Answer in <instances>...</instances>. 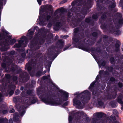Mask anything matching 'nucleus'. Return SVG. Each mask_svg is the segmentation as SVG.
<instances>
[{
	"label": "nucleus",
	"instance_id": "1",
	"mask_svg": "<svg viewBox=\"0 0 123 123\" xmlns=\"http://www.w3.org/2000/svg\"><path fill=\"white\" fill-rule=\"evenodd\" d=\"M3 34H0V40L4 39L3 40L5 42L2 44L3 46L0 47V49L1 50L4 51L7 50V49L5 48L6 46L9 44H13L16 42V40L14 39H11V36L8 35L9 33L5 30H3Z\"/></svg>",
	"mask_w": 123,
	"mask_h": 123
},
{
	"label": "nucleus",
	"instance_id": "2",
	"mask_svg": "<svg viewBox=\"0 0 123 123\" xmlns=\"http://www.w3.org/2000/svg\"><path fill=\"white\" fill-rule=\"evenodd\" d=\"M41 98L45 103L53 105H57L61 103L55 101L49 97L48 94L43 95Z\"/></svg>",
	"mask_w": 123,
	"mask_h": 123
},
{
	"label": "nucleus",
	"instance_id": "3",
	"mask_svg": "<svg viewBox=\"0 0 123 123\" xmlns=\"http://www.w3.org/2000/svg\"><path fill=\"white\" fill-rule=\"evenodd\" d=\"M13 101H16V105L15 106L16 108L18 110L19 113V114L21 116H22L24 114L25 112V111L24 109L26 108V107L25 106L24 107L21 106V105H19V103L20 102H19L18 101L21 102V100L20 99L19 100L18 99L16 98H13Z\"/></svg>",
	"mask_w": 123,
	"mask_h": 123
},
{
	"label": "nucleus",
	"instance_id": "4",
	"mask_svg": "<svg viewBox=\"0 0 123 123\" xmlns=\"http://www.w3.org/2000/svg\"><path fill=\"white\" fill-rule=\"evenodd\" d=\"M92 6V3L90 0L85 3L83 6L82 13L84 15L86 14L89 11V9Z\"/></svg>",
	"mask_w": 123,
	"mask_h": 123
},
{
	"label": "nucleus",
	"instance_id": "5",
	"mask_svg": "<svg viewBox=\"0 0 123 123\" xmlns=\"http://www.w3.org/2000/svg\"><path fill=\"white\" fill-rule=\"evenodd\" d=\"M73 101L74 104L76 105V107L80 109L83 108L84 103L83 102V104L79 100V98L77 97L74 98Z\"/></svg>",
	"mask_w": 123,
	"mask_h": 123
},
{
	"label": "nucleus",
	"instance_id": "6",
	"mask_svg": "<svg viewBox=\"0 0 123 123\" xmlns=\"http://www.w3.org/2000/svg\"><path fill=\"white\" fill-rule=\"evenodd\" d=\"M90 93L87 90H86L82 93H80L79 96L82 95V97L81 98H82L84 97H85V98H84V99H85L86 98H87L88 100H89L90 98Z\"/></svg>",
	"mask_w": 123,
	"mask_h": 123
},
{
	"label": "nucleus",
	"instance_id": "7",
	"mask_svg": "<svg viewBox=\"0 0 123 123\" xmlns=\"http://www.w3.org/2000/svg\"><path fill=\"white\" fill-rule=\"evenodd\" d=\"M116 16L118 22V25L117 27L119 28L120 27L121 25L123 24V18H122V15L120 13H117Z\"/></svg>",
	"mask_w": 123,
	"mask_h": 123
},
{
	"label": "nucleus",
	"instance_id": "8",
	"mask_svg": "<svg viewBox=\"0 0 123 123\" xmlns=\"http://www.w3.org/2000/svg\"><path fill=\"white\" fill-rule=\"evenodd\" d=\"M24 101L25 102H22V103L25 105H29L34 103L31 101V99H29V98H25Z\"/></svg>",
	"mask_w": 123,
	"mask_h": 123
},
{
	"label": "nucleus",
	"instance_id": "9",
	"mask_svg": "<svg viewBox=\"0 0 123 123\" xmlns=\"http://www.w3.org/2000/svg\"><path fill=\"white\" fill-rule=\"evenodd\" d=\"M9 88H10V89L9 90H8V91L7 92L10 95H12L14 93V91L13 90H12V89H15V85H12L10 86H9Z\"/></svg>",
	"mask_w": 123,
	"mask_h": 123
},
{
	"label": "nucleus",
	"instance_id": "10",
	"mask_svg": "<svg viewBox=\"0 0 123 123\" xmlns=\"http://www.w3.org/2000/svg\"><path fill=\"white\" fill-rule=\"evenodd\" d=\"M50 16L49 15H47L46 17V19L44 18L42 21H41V23L43 25H45L47 24L48 20L50 19Z\"/></svg>",
	"mask_w": 123,
	"mask_h": 123
},
{
	"label": "nucleus",
	"instance_id": "11",
	"mask_svg": "<svg viewBox=\"0 0 123 123\" xmlns=\"http://www.w3.org/2000/svg\"><path fill=\"white\" fill-rule=\"evenodd\" d=\"M24 42L23 40H20L18 41V43L15 44L14 46L15 47L19 48L22 46V44Z\"/></svg>",
	"mask_w": 123,
	"mask_h": 123
},
{
	"label": "nucleus",
	"instance_id": "12",
	"mask_svg": "<svg viewBox=\"0 0 123 123\" xmlns=\"http://www.w3.org/2000/svg\"><path fill=\"white\" fill-rule=\"evenodd\" d=\"M19 117L18 113H15L14 115V119L15 121H19Z\"/></svg>",
	"mask_w": 123,
	"mask_h": 123
},
{
	"label": "nucleus",
	"instance_id": "13",
	"mask_svg": "<svg viewBox=\"0 0 123 123\" xmlns=\"http://www.w3.org/2000/svg\"><path fill=\"white\" fill-rule=\"evenodd\" d=\"M60 92L61 93H62L64 95H65V96L66 97V99H64V100L65 101L67 100L68 99L67 98L68 97V93L64 91H63L62 90H60Z\"/></svg>",
	"mask_w": 123,
	"mask_h": 123
},
{
	"label": "nucleus",
	"instance_id": "14",
	"mask_svg": "<svg viewBox=\"0 0 123 123\" xmlns=\"http://www.w3.org/2000/svg\"><path fill=\"white\" fill-rule=\"evenodd\" d=\"M113 33L116 34L117 35H119L120 33V31H119L118 29H117L116 30L113 29V31L112 32Z\"/></svg>",
	"mask_w": 123,
	"mask_h": 123
},
{
	"label": "nucleus",
	"instance_id": "15",
	"mask_svg": "<svg viewBox=\"0 0 123 123\" xmlns=\"http://www.w3.org/2000/svg\"><path fill=\"white\" fill-rule=\"evenodd\" d=\"M79 48L86 51H88L89 50V49L88 48H86L82 46H79Z\"/></svg>",
	"mask_w": 123,
	"mask_h": 123
},
{
	"label": "nucleus",
	"instance_id": "16",
	"mask_svg": "<svg viewBox=\"0 0 123 123\" xmlns=\"http://www.w3.org/2000/svg\"><path fill=\"white\" fill-rule=\"evenodd\" d=\"M26 68H27L28 71H30L31 69V67L30 66V65L29 64H26Z\"/></svg>",
	"mask_w": 123,
	"mask_h": 123
},
{
	"label": "nucleus",
	"instance_id": "17",
	"mask_svg": "<svg viewBox=\"0 0 123 123\" xmlns=\"http://www.w3.org/2000/svg\"><path fill=\"white\" fill-rule=\"evenodd\" d=\"M98 103L99 105H102L103 104V103L102 101H101L99 99H98Z\"/></svg>",
	"mask_w": 123,
	"mask_h": 123
},
{
	"label": "nucleus",
	"instance_id": "18",
	"mask_svg": "<svg viewBox=\"0 0 123 123\" xmlns=\"http://www.w3.org/2000/svg\"><path fill=\"white\" fill-rule=\"evenodd\" d=\"M42 74V73H41V72L40 71H38L36 75L37 77H39Z\"/></svg>",
	"mask_w": 123,
	"mask_h": 123
},
{
	"label": "nucleus",
	"instance_id": "19",
	"mask_svg": "<svg viewBox=\"0 0 123 123\" xmlns=\"http://www.w3.org/2000/svg\"><path fill=\"white\" fill-rule=\"evenodd\" d=\"M77 113L79 115V116H82L84 114V113L83 111H78L77 112Z\"/></svg>",
	"mask_w": 123,
	"mask_h": 123
},
{
	"label": "nucleus",
	"instance_id": "20",
	"mask_svg": "<svg viewBox=\"0 0 123 123\" xmlns=\"http://www.w3.org/2000/svg\"><path fill=\"white\" fill-rule=\"evenodd\" d=\"M68 37V36L67 35H62L60 37L62 38L65 39L66 38Z\"/></svg>",
	"mask_w": 123,
	"mask_h": 123
},
{
	"label": "nucleus",
	"instance_id": "21",
	"mask_svg": "<svg viewBox=\"0 0 123 123\" xmlns=\"http://www.w3.org/2000/svg\"><path fill=\"white\" fill-rule=\"evenodd\" d=\"M23 74L25 75V76L24 77H23L22 76H21V78H23V80H24L25 79V77H26L27 76V73L26 72H25Z\"/></svg>",
	"mask_w": 123,
	"mask_h": 123
},
{
	"label": "nucleus",
	"instance_id": "22",
	"mask_svg": "<svg viewBox=\"0 0 123 123\" xmlns=\"http://www.w3.org/2000/svg\"><path fill=\"white\" fill-rule=\"evenodd\" d=\"M54 25L57 27H58L60 25V23L59 22H54Z\"/></svg>",
	"mask_w": 123,
	"mask_h": 123
},
{
	"label": "nucleus",
	"instance_id": "23",
	"mask_svg": "<svg viewBox=\"0 0 123 123\" xmlns=\"http://www.w3.org/2000/svg\"><path fill=\"white\" fill-rule=\"evenodd\" d=\"M5 120L3 118H0V123H5Z\"/></svg>",
	"mask_w": 123,
	"mask_h": 123
},
{
	"label": "nucleus",
	"instance_id": "24",
	"mask_svg": "<svg viewBox=\"0 0 123 123\" xmlns=\"http://www.w3.org/2000/svg\"><path fill=\"white\" fill-rule=\"evenodd\" d=\"M63 41L62 40H60L59 41L58 43L60 44V45H62L63 43Z\"/></svg>",
	"mask_w": 123,
	"mask_h": 123
},
{
	"label": "nucleus",
	"instance_id": "25",
	"mask_svg": "<svg viewBox=\"0 0 123 123\" xmlns=\"http://www.w3.org/2000/svg\"><path fill=\"white\" fill-rule=\"evenodd\" d=\"M95 82H93L91 84L89 88V89H90L95 84Z\"/></svg>",
	"mask_w": 123,
	"mask_h": 123
},
{
	"label": "nucleus",
	"instance_id": "26",
	"mask_svg": "<svg viewBox=\"0 0 123 123\" xmlns=\"http://www.w3.org/2000/svg\"><path fill=\"white\" fill-rule=\"evenodd\" d=\"M110 61H111V63L112 64H113L114 63V59L113 58H112L111 59Z\"/></svg>",
	"mask_w": 123,
	"mask_h": 123
},
{
	"label": "nucleus",
	"instance_id": "27",
	"mask_svg": "<svg viewBox=\"0 0 123 123\" xmlns=\"http://www.w3.org/2000/svg\"><path fill=\"white\" fill-rule=\"evenodd\" d=\"M48 77H50V75H48L47 76H44L43 77V79H48Z\"/></svg>",
	"mask_w": 123,
	"mask_h": 123
},
{
	"label": "nucleus",
	"instance_id": "28",
	"mask_svg": "<svg viewBox=\"0 0 123 123\" xmlns=\"http://www.w3.org/2000/svg\"><path fill=\"white\" fill-rule=\"evenodd\" d=\"M79 30V28H77L75 29L74 30V31L75 33H77Z\"/></svg>",
	"mask_w": 123,
	"mask_h": 123
},
{
	"label": "nucleus",
	"instance_id": "29",
	"mask_svg": "<svg viewBox=\"0 0 123 123\" xmlns=\"http://www.w3.org/2000/svg\"><path fill=\"white\" fill-rule=\"evenodd\" d=\"M96 115L98 117H101L102 116L101 114L99 113H96Z\"/></svg>",
	"mask_w": 123,
	"mask_h": 123
},
{
	"label": "nucleus",
	"instance_id": "30",
	"mask_svg": "<svg viewBox=\"0 0 123 123\" xmlns=\"http://www.w3.org/2000/svg\"><path fill=\"white\" fill-rule=\"evenodd\" d=\"M98 18V16L97 14L94 15L93 16L92 18L93 19H96Z\"/></svg>",
	"mask_w": 123,
	"mask_h": 123
},
{
	"label": "nucleus",
	"instance_id": "31",
	"mask_svg": "<svg viewBox=\"0 0 123 123\" xmlns=\"http://www.w3.org/2000/svg\"><path fill=\"white\" fill-rule=\"evenodd\" d=\"M72 117L71 116H69V117L68 119L69 122V123H70L71 121H72Z\"/></svg>",
	"mask_w": 123,
	"mask_h": 123
},
{
	"label": "nucleus",
	"instance_id": "32",
	"mask_svg": "<svg viewBox=\"0 0 123 123\" xmlns=\"http://www.w3.org/2000/svg\"><path fill=\"white\" fill-rule=\"evenodd\" d=\"M19 93V90H17L15 91V94L16 95H18Z\"/></svg>",
	"mask_w": 123,
	"mask_h": 123
},
{
	"label": "nucleus",
	"instance_id": "33",
	"mask_svg": "<svg viewBox=\"0 0 123 123\" xmlns=\"http://www.w3.org/2000/svg\"><path fill=\"white\" fill-rule=\"evenodd\" d=\"M5 77L7 79H9L10 78V76L9 74H6Z\"/></svg>",
	"mask_w": 123,
	"mask_h": 123
},
{
	"label": "nucleus",
	"instance_id": "34",
	"mask_svg": "<svg viewBox=\"0 0 123 123\" xmlns=\"http://www.w3.org/2000/svg\"><path fill=\"white\" fill-rule=\"evenodd\" d=\"M65 10L64 9L62 8L60 9V11L61 12H65Z\"/></svg>",
	"mask_w": 123,
	"mask_h": 123
},
{
	"label": "nucleus",
	"instance_id": "35",
	"mask_svg": "<svg viewBox=\"0 0 123 123\" xmlns=\"http://www.w3.org/2000/svg\"><path fill=\"white\" fill-rule=\"evenodd\" d=\"M52 23H51L50 22L49 23H48L47 26L48 27H49L52 26Z\"/></svg>",
	"mask_w": 123,
	"mask_h": 123
},
{
	"label": "nucleus",
	"instance_id": "36",
	"mask_svg": "<svg viewBox=\"0 0 123 123\" xmlns=\"http://www.w3.org/2000/svg\"><path fill=\"white\" fill-rule=\"evenodd\" d=\"M15 111L14 109H12L10 110L9 111V112L10 113H12L14 112Z\"/></svg>",
	"mask_w": 123,
	"mask_h": 123
},
{
	"label": "nucleus",
	"instance_id": "37",
	"mask_svg": "<svg viewBox=\"0 0 123 123\" xmlns=\"http://www.w3.org/2000/svg\"><path fill=\"white\" fill-rule=\"evenodd\" d=\"M90 21V19L89 18H86L85 20V21L87 23L89 22Z\"/></svg>",
	"mask_w": 123,
	"mask_h": 123
},
{
	"label": "nucleus",
	"instance_id": "38",
	"mask_svg": "<svg viewBox=\"0 0 123 123\" xmlns=\"http://www.w3.org/2000/svg\"><path fill=\"white\" fill-rule=\"evenodd\" d=\"M116 6V5L114 3H113L112 5L111 6V8H113Z\"/></svg>",
	"mask_w": 123,
	"mask_h": 123
},
{
	"label": "nucleus",
	"instance_id": "39",
	"mask_svg": "<svg viewBox=\"0 0 123 123\" xmlns=\"http://www.w3.org/2000/svg\"><path fill=\"white\" fill-rule=\"evenodd\" d=\"M102 0H97V5L98 6V4L99 3V2H102Z\"/></svg>",
	"mask_w": 123,
	"mask_h": 123
},
{
	"label": "nucleus",
	"instance_id": "40",
	"mask_svg": "<svg viewBox=\"0 0 123 123\" xmlns=\"http://www.w3.org/2000/svg\"><path fill=\"white\" fill-rule=\"evenodd\" d=\"M73 40L74 41L76 42H77L78 41L77 39H75L74 37L73 38Z\"/></svg>",
	"mask_w": 123,
	"mask_h": 123
},
{
	"label": "nucleus",
	"instance_id": "41",
	"mask_svg": "<svg viewBox=\"0 0 123 123\" xmlns=\"http://www.w3.org/2000/svg\"><path fill=\"white\" fill-rule=\"evenodd\" d=\"M32 93V91L30 90H28L27 92V94H30Z\"/></svg>",
	"mask_w": 123,
	"mask_h": 123
},
{
	"label": "nucleus",
	"instance_id": "42",
	"mask_svg": "<svg viewBox=\"0 0 123 123\" xmlns=\"http://www.w3.org/2000/svg\"><path fill=\"white\" fill-rule=\"evenodd\" d=\"M113 114H114L115 115L117 113V111L116 110H114L113 111Z\"/></svg>",
	"mask_w": 123,
	"mask_h": 123
},
{
	"label": "nucleus",
	"instance_id": "43",
	"mask_svg": "<svg viewBox=\"0 0 123 123\" xmlns=\"http://www.w3.org/2000/svg\"><path fill=\"white\" fill-rule=\"evenodd\" d=\"M67 0H64L61 2H60L61 4H63L66 2L67 1Z\"/></svg>",
	"mask_w": 123,
	"mask_h": 123
},
{
	"label": "nucleus",
	"instance_id": "44",
	"mask_svg": "<svg viewBox=\"0 0 123 123\" xmlns=\"http://www.w3.org/2000/svg\"><path fill=\"white\" fill-rule=\"evenodd\" d=\"M92 35L94 37H96L97 35V33L96 32H94L92 34Z\"/></svg>",
	"mask_w": 123,
	"mask_h": 123
},
{
	"label": "nucleus",
	"instance_id": "45",
	"mask_svg": "<svg viewBox=\"0 0 123 123\" xmlns=\"http://www.w3.org/2000/svg\"><path fill=\"white\" fill-rule=\"evenodd\" d=\"M118 102L120 104H122V102L121 100L120 99H118Z\"/></svg>",
	"mask_w": 123,
	"mask_h": 123
},
{
	"label": "nucleus",
	"instance_id": "46",
	"mask_svg": "<svg viewBox=\"0 0 123 123\" xmlns=\"http://www.w3.org/2000/svg\"><path fill=\"white\" fill-rule=\"evenodd\" d=\"M105 17L106 16L105 15H105L103 14L101 16V18L102 19H103L105 18Z\"/></svg>",
	"mask_w": 123,
	"mask_h": 123
},
{
	"label": "nucleus",
	"instance_id": "47",
	"mask_svg": "<svg viewBox=\"0 0 123 123\" xmlns=\"http://www.w3.org/2000/svg\"><path fill=\"white\" fill-rule=\"evenodd\" d=\"M8 112L6 110H4L3 111V113L4 114H6Z\"/></svg>",
	"mask_w": 123,
	"mask_h": 123
},
{
	"label": "nucleus",
	"instance_id": "48",
	"mask_svg": "<svg viewBox=\"0 0 123 123\" xmlns=\"http://www.w3.org/2000/svg\"><path fill=\"white\" fill-rule=\"evenodd\" d=\"M21 95L22 97H25V93L24 92H23L21 94Z\"/></svg>",
	"mask_w": 123,
	"mask_h": 123
},
{
	"label": "nucleus",
	"instance_id": "49",
	"mask_svg": "<svg viewBox=\"0 0 123 123\" xmlns=\"http://www.w3.org/2000/svg\"><path fill=\"white\" fill-rule=\"evenodd\" d=\"M1 65L2 67L4 68H5L6 67V65L5 63H3L1 64Z\"/></svg>",
	"mask_w": 123,
	"mask_h": 123
},
{
	"label": "nucleus",
	"instance_id": "50",
	"mask_svg": "<svg viewBox=\"0 0 123 123\" xmlns=\"http://www.w3.org/2000/svg\"><path fill=\"white\" fill-rule=\"evenodd\" d=\"M17 79V76H15L13 78V80L15 81Z\"/></svg>",
	"mask_w": 123,
	"mask_h": 123
},
{
	"label": "nucleus",
	"instance_id": "51",
	"mask_svg": "<svg viewBox=\"0 0 123 123\" xmlns=\"http://www.w3.org/2000/svg\"><path fill=\"white\" fill-rule=\"evenodd\" d=\"M119 86L120 87H121L122 86V83H118Z\"/></svg>",
	"mask_w": 123,
	"mask_h": 123
},
{
	"label": "nucleus",
	"instance_id": "52",
	"mask_svg": "<svg viewBox=\"0 0 123 123\" xmlns=\"http://www.w3.org/2000/svg\"><path fill=\"white\" fill-rule=\"evenodd\" d=\"M37 1L39 5L41 4V0H37Z\"/></svg>",
	"mask_w": 123,
	"mask_h": 123
},
{
	"label": "nucleus",
	"instance_id": "53",
	"mask_svg": "<svg viewBox=\"0 0 123 123\" xmlns=\"http://www.w3.org/2000/svg\"><path fill=\"white\" fill-rule=\"evenodd\" d=\"M114 80H115V79L114 78L112 77V78H111L110 79V80L111 81H114Z\"/></svg>",
	"mask_w": 123,
	"mask_h": 123
},
{
	"label": "nucleus",
	"instance_id": "54",
	"mask_svg": "<svg viewBox=\"0 0 123 123\" xmlns=\"http://www.w3.org/2000/svg\"><path fill=\"white\" fill-rule=\"evenodd\" d=\"M2 96V94L1 93H0V101H1L2 100V99L1 98Z\"/></svg>",
	"mask_w": 123,
	"mask_h": 123
},
{
	"label": "nucleus",
	"instance_id": "55",
	"mask_svg": "<svg viewBox=\"0 0 123 123\" xmlns=\"http://www.w3.org/2000/svg\"><path fill=\"white\" fill-rule=\"evenodd\" d=\"M34 32V31H31L30 32V34L31 35Z\"/></svg>",
	"mask_w": 123,
	"mask_h": 123
},
{
	"label": "nucleus",
	"instance_id": "56",
	"mask_svg": "<svg viewBox=\"0 0 123 123\" xmlns=\"http://www.w3.org/2000/svg\"><path fill=\"white\" fill-rule=\"evenodd\" d=\"M15 53V51H12L11 52L10 54H13Z\"/></svg>",
	"mask_w": 123,
	"mask_h": 123
},
{
	"label": "nucleus",
	"instance_id": "57",
	"mask_svg": "<svg viewBox=\"0 0 123 123\" xmlns=\"http://www.w3.org/2000/svg\"><path fill=\"white\" fill-rule=\"evenodd\" d=\"M71 13L70 12H68V16L69 17H70V16Z\"/></svg>",
	"mask_w": 123,
	"mask_h": 123
},
{
	"label": "nucleus",
	"instance_id": "58",
	"mask_svg": "<svg viewBox=\"0 0 123 123\" xmlns=\"http://www.w3.org/2000/svg\"><path fill=\"white\" fill-rule=\"evenodd\" d=\"M105 62H103L102 63V66H104L105 65Z\"/></svg>",
	"mask_w": 123,
	"mask_h": 123
},
{
	"label": "nucleus",
	"instance_id": "59",
	"mask_svg": "<svg viewBox=\"0 0 123 123\" xmlns=\"http://www.w3.org/2000/svg\"><path fill=\"white\" fill-rule=\"evenodd\" d=\"M24 89V87L23 86H21V87L20 90H23Z\"/></svg>",
	"mask_w": 123,
	"mask_h": 123
},
{
	"label": "nucleus",
	"instance_id": "60",
	"mask_svg": "<svg viewBox=\"0 0 123 123\" xmlns=\"http://www.w3.org/2000/svg\"><path fill=\"white\" fill-rule=\"evenodd\" d=\"M46 72V71H44L43 73H42V74L43 75L45 74Z\"/></svg>",
	"mask_w": 123,
	"mask_h": 123
},
{
	"label": "nucleus",
	"instance_id": "61",
	"mask_svg": "<svg viewBox=\"0 0 123 123\" xmlns=\"http://www.w3.org/2000/svg\"><path fill=\"white\" fill-rule=\"evenodd\" d=\"M10 123H12V119L10 120Z\"/></svg>",
	"mask_w": 123,
	"mask_h": 123
},
{
	"label": "nucleus",
	"instance_id": "62",
	"mask_svg": "<svg viewBox=\"0 0 123 123\" xmlns=\"http://www.w3.org/2000/svg\"><path fill=\"white\" fill-rule=\"evenodd\" d=\"M68 48V47H66L64 49V50H66V49H67Z\"/></svg>",
	"mask_w": 123,
	"mask_h": 123
},
{
	"label": "nucleus",
	"instance_id": "63",
	"mask_svg": "<svg viewBox=\"0 0 123 123\" xmlns=\"http://www.w3.org/2000/svg\"><path fill=\"white\" fill-rule=\"evenodd\" d=\"M68 103V102H66L64 104V105H67Z\"/></svg>",
	"mask_w": 123,
	"mask_h": 123
},
{
	"label": "nucleus",
	"instance_id": "64",
	"mask_svg": "<svg viewBox=\"0 0 123 123\" xmlns=\"http://www.w3.org/2000/svg\"><path fill=\"white\" fill-rule=\"evenodd\" d=\"M116 46H117V47H119V45L118 44H117L116 45Z\"/></svg>",
	"mask_w": 123,
	"mask_h": 123
}]
</instances>
